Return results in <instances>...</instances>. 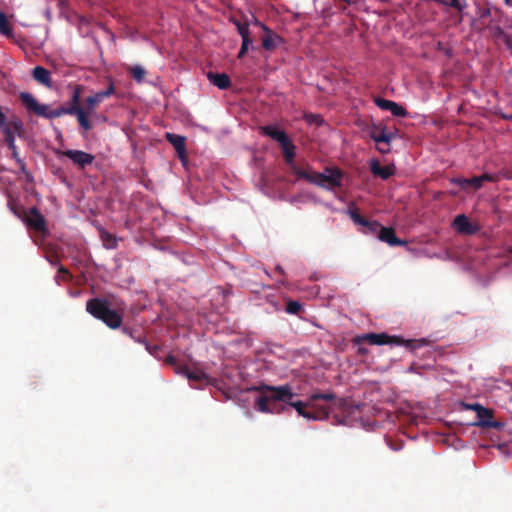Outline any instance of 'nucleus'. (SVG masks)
I'll use <instances>...</instances> for the list:
<instances>
[{
  "instance_id": "1",
  "label": "nucleus",
  "mask_w": 512,
  "mask_h": 512,
  "mask_svg": "<svg viewBox=\"0 0 512 512\" xmlns=\"http://www.w3.org/2000/svg\"><path fill=\"white\" fill-rule=\"evenodd\" d=\"M260 392L262 395L255 400V408L262 413H280L285 410V406L279 407L277 402H282L290 407H293L299 416L307 420H322L326 419L329 415V410L326 407H321L316 412L307 411V407H312V403L317 400H334V393H313L309 397L308 402L293 401L296 394L293 392L292 387L288 384L281 386H271L262 384L252 388Z\"/></svg>"
},
{
  "instance_id": "2",
  "label": "nucleus",
  "mask_w": 512,
  "mask_h": 512,
  "mask_svg": "<svg viewBox=\"0 0 512 512\" xmlns=\"http://www.w3.org/2000/svg\"><path fill=\"white\" fill-rule=\"evenodd\" d=\"M86 311L111 329H117L122 325V312L112 309L107 299H89L86 302Z\"/></svg>"
},
{
  "instance_id": "3",
  "label": "nucleus",
  "mask_w": 512,
  "mask_h": 512,
  "mask_svg": "<svg viewBox=\"0 0 512 512\" xmlns=\"http://www.w3.org/2000/svg\"><path fill=\"white\" fill-rule=\"evenodd\" d=\"M290 168L298 178L305 179L323 188H336L342 185V173L339 169H327L326 171L329 172V174H326L314 172L309 168L303 169L296 164H293Z\"/></svg>"
},
{
  "instance_id": "4",
  "label": "nucleus",
  "mask_w": 512,
  "mask_h": 512,
  "mask_svg": "<svg viewBox=\"0 0 512 512\" xmlns=\"http://www.w3.org/2000/svg\"><path fill=\"white\" fill-rule=\"evenodd\" d=\"M260 132L279 143L283 151L285 162L289 166L295 164L296 146L284 131L279 130L275 125H266L260 127Z\"/></svg>"
},
{
  "instance_id": "5",
  "label": "nucleus",
  "mask_w": 512,
  "mask_h": 512,
  "mask_svg": "<svg viewBox=\"0 0 512 512\" xmlns=\"http://www.w3.org/2000/svg\"><path fill=\"white\" fill-rule=\"evenodd\" d=\"M20 99L28 110L34 112L37 116H41L47 119H54L63 115H70L72 112V109H67L65 105L56 109H50L46 104H39L34 96L30 93H21Z\"/></svg>"
},
{
  "instance_id": "6",
  "label": "nucleus",
  "mask_w": 512,
  "mask_h": 512,
  "mask_svg": "<svg viewBox=\"0 0 512 512\" xmlns=\"http://www.w3.org/2000/svg\"><path fill=\"white\" fill-rule=\"evenodd\" d=\"M355 344L368 343L370 345H397L415 349L417 345L413 340H405L399 336H390L386 333H366L354 338Z\"/></svg>"
},
{
  "instance_id": "7",
  "label": "nucleus",
  "mask_w": 512,
  "mask_h": 512,
  "mask_svg": "<svg viewBox=\"0 0 512 512\" xmlns=\"http://www.w3.org/2000/svg\"><path fill=\"white\" fill-rule=\"evenodd\" d=\"M451 227L460 235H475L480 231V226L471 222L465 214L457 215L451 224Z\"/></svg>"
},
{
  "instance_id": "8",
  "label": "nucleus",
  "mask_w": 512,
  "mask_h": 512,
  "mask_svg": "<svg viewBox=\"0 0 512 512\" xmlns=\"http://www.w3.org/2000/svg\"><path fill=\"white\" fill-rule=\"evenodd\" d=\"M59 154L69 158L79 168L84 169L86 166L91 165L95 159V156L84 152L82 150L68 149L59 152Z\"/></svg>"
},
{
  "instance_id": "9",
  "label": "nucleus",
  "mask_w": 512,
  "mask_h": 512,
  "mask_svg": "<svg viewBox=\"0 0 512 512\" xmlns=\"http://www.w3.org/2000/svg\"><path fill=\"white\" fill-rule=\"evenodd\" d=\"M23 221L29 228L35 231H45L46 229L45 218L37 207L30 208L28 214H25Z\"/></svg>"
},
{
  "instance_id": "10",
  "label": "nucleus",
  "mask_w": 512,
  "mask_h": 512,
  "mask_svg": "<svg viewBox=\"0 0 512 512\" xmlns=\"http://www.w3.org/2000/svg\"><path fill=\"white\" fill-rule=\"evenodd\" d=\"M479 411L476 413V420L473 425L482 428H499L501 423L493 420V411L485 407H478Z\"/></svg>"
},
{
  "instance_id": "11",
  "label": "nucleus",
  "mask_w": 512,
  "mask_h": 512,
  "mask_svg": "<svg viewBox=\"0 0 512 512\" xmlns=\"http://www.w3.org/2000/svg\"><path fill=\"white\" fill-rule=\"evenodd\" d=\"M22 129V125L19 122H15L12 124H9L8 126H5L2 130L5 137V142L7 143L8 148L12 151L13 158L19 157L17 147L15 145V136L14 133H19Z\"/></svg>"
},
{
  "instance_id": "12",
  "label": "nucleus",
  "mask_w": 512,
  "mask_h": 512,
  "mask_svg": "<svg viewBox=\"0 0 512 512\" xmlns=\"http://www.w3.org/2000/svg\"><path fill=\"white\" fill-rule=\"evenodd\" d=\"M177 374L184 375L191 382L207 384L208 376L201 370H191L187 365H177Z\"/></svg>"
},
{
  "instance_id": "13",
  "label": "nucleus",
  "mask_w": 512,
  "mask_h": 512,
  "mask_svg": "<svg viewBox=\"0 0 512 512\" xmlns=\"http://www.w3.org/2000/svg\"><path fill=\"white\" fill-rule=\"evenodd\" d=\"M378 239L382 242L387 243L390 246H404L406 242L404 240L399 239L395 230L391 227H382L380 233L378 234Z\"/></svg>"
},
{
  "instance_id": "14",
  "label": "nucleus",
  "mask_w": 512,
  "mask_h": 512,
  "mask_svg": "<svg viewBox=\"0 0 512 512\" xmlns=\"http://www.w3.org/2000/svg\"><path fill=\"white\" fill-rule=\"evenodd\" d=\"M165 138L174 147L180 158L186 156V138L184 136L168 132Z\"/></svg>"
},
{
  "instance_id": "15",
  "label": "nucleus",
  "mask_w": 512,
  "mask_h": 512,
  "mask_svg": "<svg viewBox=\"0 0 512 512\" xmlns=\"http://www.w3.org/2000/svg\"><path fill=\"white\" fill-rule=\"evenodd\" d=\"M32 77L35 81H37L39 84L51 88L52 87V78L51 73L48 69L44 68L43 66H36L32 70Z\"/></svg>"
},
{
  "instance_id": "16",
  "label": "nucleus",
  "mask_w": 512,
  "mask_h": 512,
  "mask_svg": "<svg viewBox=\"0 0 512 512\" xmlns=\"http://www.w3.org/2000/svg\"><path fill=\"white\" fill-rule=\"evenodd\" d=\"M207 78L214 86L221 90L230 88L232 84L230 77L226 73L208 72Z\"/></svg>"
},
{
  "instance_id": "17",
  "label": "nucleus",
  "mask_w": 512,
  "mask_h": 512,
  "mask_svg": "<svg viewBox=\"0 0 512 512\" xmlns=\"http://www.w3.org/2000/svg\"><path fill=\"white\" fill-rule=\"evenodd\" d=\"M370 169L375 176H379L383 180L388 179L394 173V168L392 166H382L377 160L371 163Z\"/></svg>"
},
{
  "instance_id": "18",
  "label": "nucleus",
  "mask_w": 512,
  "mask_h": 512,
  "mask_svg": "<svg viewBox=\"0 0 512 512\" xmlns=\"http://www.w3.org/2000/svg\"><path fill=\"white\" fill-rule=\"evenodd\" d=\"M451 183L459 185L464 190L468 188H472L473 190L480 189V181L477 176L472 178L455 177L451 179Z\"/></svg>"
},
{
  "instance_id": "19",
  "label": "nucleus",
  "mask_w": 512,
  "mask_h": 512,
  "mask_svg": "<svg viewBox=\"0 0 512 512\" xmlns=\"http://www.w3.org/2000/svg\"><path fill=\"white\" fill-rule=\"evenodd\" d=\"M370 137L373 139L376 143H385L387 146L390 145V142L393 138V134L387 133L385 128H378L375 127L370 132Z\"/></svg>"
},
{
  "instance_id": "20",
  "label": "nucleus",
  "mask_w": 512,
  "mask_h": 512,
  "mask_svg": "<svg viewBox=\"0 0 512 512\" xmlns=\"http://www.w3.org/2000/svg\"><path fill=\"white\" fill-rule=\"evenodd\" d=\"M90 112H87L84 108L83 109H72V112L70 115H76L79 125L86 131H89L92 129V124L88 119V114Z\"/></svg>"
},
{
  "instance_id": "21",
  "label": "nucleus",
  "mask_w": 512,
  "mask_h": 512,
  "mask_svg": "<svg viewBox=\"0 0 512 512\" xmlns=\"http://www.w3.org/2000/svg\"><path fill=\"white\" fill-rule=\"evenodd\" d=\"M263 29L267 32V34L262 38V46L265 50H273L276 48V41H281V37L273 36L271 31L263 25Z\"/></svg>"
},
{
  "instance_id": "22",
  "label": "nucleus",
  "mask_w": 512,
  "mask_h": 512,
  "mask_svg": "<svg viewBox=\"0 0 512 512\" xmlns=\"http://www.w3.org/2000/svg\"><path fill=\"white\" fill-rule=\"evenodd\" d=\"M83 91V87L81 85H76L73 91V94L71 96L70 103L68 105H65L67 109H82L79 106L81 94Z\"/></svg>"
},
{
  "instance_id": "23",
  "label": "nucleus",
  "mask_w": 512,
  "mask_h": 512,
  "mask_svg": "<svg viewBox=\"0 0 512 512\" xmlns=\"http://www.w3.org/2000/svg\"><path fill=\"white\" fill-rule=\"evenodd\" d=\"M0 34L10 36L12 34L11 26L4 12L0 11Z\"/></svg>"
},
{
  "instance_id": "24",
  "label": "nucleus",
  "mask_w": 512,
  "mask_h": 512,
  "mask_svg": "<svg viewBox=\"0 0 512 512\" xmlns=\"http://www.w3.org/2000/svg\"><path fill=\"white\" fill-rule=\"evenodd\" d=\"M363 227L366 228L367 232L371 235H376L378 237V234L381 231V228L383 227L380 223L377 221L372 220H366V224L363 225Z\"/></svg>"
},
{
  "instance_id": "25",
  "label": "nucleus",
  "mask_w": 512,
  "mask_h": 512,
  "mask_svg": "<svg viewBox=\"0 0 512 512\" xmlns=\"http://www.w3.org/2000/svg\"><path fill=\"white\" fill-rule=\"evenodd\" d=\"M303 310L302 305L298 301L289 300L287 302L285 311L288 314L298 315Z\"/></svg>"
},
{
  "instance_id": "26",
  "label": "nucleus",
  "mask_w": 512,
  "mask_h": 512,
  "mask_svg": "<svg viewBox=\"0 0 512 512\" xmlns=\"http://www.w3.org/2000/svg\"><path fill=\"white\" fill-rule=\"evenodd\" d=\"M443 5L452 7L459 12H462L466 7V2H461L460 0H438Z\"/></svg>"
},
{
  "instance_id": "27",
  "label": "nucleus",
  "mask_w": 512,
  "mask_h": 512,
  "mask_svg": "<svg viewBox=\"0 0 512 512\" xmlns=\"http://www.w3.org/2000/svg\"><path fill=\"white\" fill-rule=\"evenodd\" d=\"M103 100L100 98V96L96 93L92 96H89L86 98V108L85 110L87 112H91L99 103H101Z\"/></svg>"
},
{
  "instance_id": "28",
  "label": "nucleus",
  "mask_w": 512,
  "mask_h": 512,
  "mask_svg": "<svg viewBox=\"0 0 512 512\" xmlns=\"http://www.w3.org/2000/svg\"><path fill=\"white\" fill-rule=\"evenodd\" d=\"M348 214L350 216V218L356 223V224H359L361 226H363L364 224H366V220L363 216L360 215L359 211H358V208L354 207V208H349L348 210Z\"/></svg>"
},
{
  "instance_id": "29",
  "label": "nucleus",
  "mask_w": 512,
  "mask_h": 512,
  "mask_svg": "<svg viewBox=\"0 0 512 512\" xmlns=\"http://www.w3.org/2000/svg\"><path fill=\"white\" fill-rule=\"evenodd\" d=\"M236 25H237V30L242 37V41L252 40L250 37L249 25L247 23L237 22Z\"/></svg>"
},
{
  "instance_id": "30",
  "label": "nucleus",
  "mask_w": 512,
  "mask_h": 512,
  "mask_svg": "<svg viewBox=\"0 0 512 512\" xmlns=\"http://www.w3.org/2000/svg\"><path fill=\"white\" fill-rule=\"evenodd\" d=\"M130 74L137 82H142L145 76V70L141 66H133L130 68Z\"/></svg>"
},
{
  "instance_id": "31",
  "label": "nucleus",
  "mask_w": 512,
  "mask_h": 512,
  "mask_svg": "<svg viewBox=\"0 0 512 512\" xmlns=\"http://www.w3.org/2000/svg\"><path fill=\"white\" fill-rule=\"evenodd\" d=\"M390 112L397 117H405L408 114L407 110L396 102H393Z\"/></svg>"
},
{
  "instance_id": "32",
  "label": "nucleus",
  "mask_w": 512,
  "mask_h": 512,
  "mask_svg": "<svg viewBox=\"0 0 512 512\" xmlns=\"http://www.w3.org/2000/svg\"><path fill=\"white\" fill-rule=\"evenodd\" d=\"M477 177L480 181V188L483 186L484 182H497L499 180L498 174L484 173Z\"/></svg>"
},
{
  "instance_id": "33",
  "label": "nucleus",
  "mask_w": 512,
  "mask_h": 512,
  "mask_svg": "<svg viewBox=\"0 0 512 512\" xmlns=\"http://www.w3.org/2000/svg\"><path fill=\"white\" fill-rule=\"evenodd\" d=\"M374 102H375V104L380 109L390 111L391 110V106H392L394 101L387 100V99H384V98H381V97H377V98H375Z\"/></svg>"
},
{
  "instance_id": "34",
  "label": "nucleus",
  "mask_w": 512,
  "mask_h": 512,
  "mask_svg": "<svg viewBox=\"0 0 512 512\" xmlns=\"http://www.w3.org/2000/svg\"><path fill=\"white\" fill-rule=\"evenodd\" d=\"M115 92V88H114V84L112 82H110L109 86L107 87L106 90H103V91H99L97 92V94L100 96V98L102 100H104L105 98L111 96L112 94H114Z\"/></svg>"
},
{
  "instance_id": "35",
  "label": "nucleus",
  "mask_w": 512,
  "mask_h": 512,
  "mask_svg": "<svg viewBox=\"0 0 512 512\" xmlns=\"http://www.w3.org/2000/svg\"><path fill=\"white\" fill-rule=\"evenodd\" d=\"M70 273L64 266H60L57 272V278H61L63 281L68 280Z\"/></svg>"
},
{
  "instance_id": "36",
  "label": "nucleus",
  "mask_w": 512,
  "mask_h": 512,
  "mask_svg": "<svg viewBox=\"0 0 512 512\" xmlns=\"http://www.w3.org/2000/svg\"><path fill=\"white\" fill-rule=\"evenodd\" d=\"M252 43V40H245V41H242V45H241V48H240V51L238 53V58H243L244 55L246 54V52L248 51L249 49V45Z\"/></svg>"
},
{
  "instance_id": "37",
  "label": "nucleus",
  "mask_w": 512,
  "mask_h": 512,
  "mask_svg": "<svg viewBox=\"0 0 512 512\" xmlns=\"http://www.w3.org/2000/svg\"><path fill=\"white\" fill-rule=\"evenodd\" d=\"M145 348L152 356H157L160 350L158 345H151L149 342H145Z\"/></svg>"
},
{
  "instance_id": "38",
  "label": "nucleus",
  "mask_w": 512,
  "mask_h": 512,
  "mask_svg": "<svg viewBox=\"0 0 512 512\" xmlns=\"http://www.w3.org/2000/svg\"><path fill=\"white\" fill-rule=\"evenodd\" d=\"M165 363L174 367L175 372L177 373V365H181L175 356L168 355L165 359Z\"/></svg>"
},
{
  "instance_id": "39",
  "label": "nucleus",
  "mask_w": 512,
  "mask_h": 512,
  "mask_svg": "<svg viewBox=\"0 0 512 512\" xmlns=\"http://www.w3.org/2000/svg\"><path fill=\"white\" fill-rule=\"evenodd\" d=\"M123 332L130 335L135 341H137L138 343H141V344H144L145 345V342H148L145 338H142V337H139V338H135L131 331L128 329V328H123Z\"/></svg>"
},
{
  "instance_id": "40",
  "label": "nucleus",
  "mask_w": 512,
  "mask_h": 512,
  "mask_svg": "<svg viewBox=\"0 0 512 512\" xmlns=\"http://www.w3.org/2000/svg\"><path fill=\"white\" fill-rule=\"evenodd\" d=\"M465 407L469 410H473L475 411L476 413H478L479 411V408L478 407H482V405L478 404V403H473V404H466Z\"/></svg>"
},
{
  "instance_id": "41",
  "label": "nucleus",
  "mask_w": 512,
  "mask_h": 512,
  "mask_svg": "<svg viewBox=\"0 0 512 512\" xmlns=\"http://www.w3.org/2000/svg\"><path fill=\"white\" fill-rule=\"evenodd\" d=\"M15 159H16L17 163L19 164L20 169H21L23 172H25V173H26V165H25V163L23 162V160H22L21 158H19V157L15 158Z\"/></svg>"
},
{
  "instance_id": "42",
  "label": "nucleus",
  "mask_w": 512,
  "mask_h": 512,
  "mask_svg": "<svg viewBox=\"0 0 512 512\" xmlns=\"http://www.w3.org/2000/svg\"><path fill=\"white\" fill-rule=\"evenodd\" d=\"M15 159H16L17 163L19 164L20 169H21L23 172H25V173H26V165H25V163L23 162V160H22L21 158H19V157L15 158Z\"/></svg>"
},
{
  "instance_id": "43",
  "label": "nucleus",
  "mask_w": 512,
  "mask_h": 512,
  "mask_svg": "<svg viewBox=\"0 0 512 512\" xmlns=\"http://www.w3.org/2000/svg\"><path fill=\"white\" fill-rule=\"evenodd\" d=\"M105 246L108 247V248H115L116 247V243H105Z\"/></svg>"
},
{
  "instance_id": "44",
  "label": "nucleus",
  "mask_w": 512,
  "mask_h": 512,
  "mask_svg": "<svg viewBox=\"0 0 512 512\" xmlns=\"http://www.w3.org/2000/svg\"><path fill=\"white\" fill-rule=\"evenodd\" d=\"M276 271H278L280 274H284V270L281 266H276Z\"/></svg>"
},
{
  "instance_id": "45",
  "label": "nucleus",
  "mask_w": 512,
  "mask_h": 512,
  "mask_svg": "<svg viewBox=\"0 0 512 512\" xmlns=\"http://www.w3.org/2000/svg\"><path fill=\"white\" fill-rule=\"evenodd\" d=\"M358 352H359L360 354H365V353H367V349H365V348H359Z\"/></svg>"
},
{
  "instance_id": "46",
  "label": "nucleus",
  "mask_w": 512,
  "mask_h": 512,
  "mask_svg": "<svg viewBox=\"0 0 512 512\" xmlns=\"http://www.w3.org/2000/svg\"><path fill=\"white\" fill-rule=\"evenodd\" d=\"M388 150H389L388 148H387V149H381V148H379V151H380L381 153H385V152H387Z\"/></svg>"
}]
</instances>
